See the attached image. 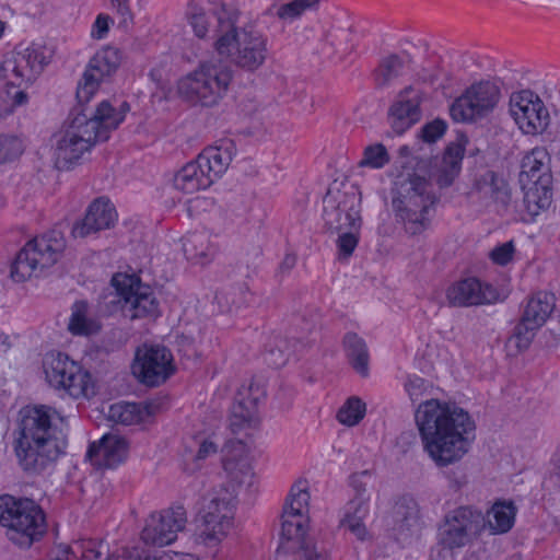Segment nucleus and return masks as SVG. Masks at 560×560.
Wrapping results in <instances>:
<instances>
[{
  "instance_id": "27",
  "label": "nucleus",
  "mask_w": 560,
  "mask_h": 560,
  "mask_svg": "<svg viewBox=\"0 0 560 560\" xmlns=\"http://www.w3.org/2000/svg\"><path fill=\"white\" fill-rule=\"evenodd\" d=\"M116 211L110 201L106 198L94 200L84 219L74 224L72 235L74 237H86L101 230L109 229L116 220Z\"/></svg>"
},
{
  "instance_id": "47",
  "label": "nucleus",
  "mask_w": 560,
  "mask_h": 560,
  "mask_svg": "<svg viewBox=\"0 0 560 560\" xmlns=\"http://www.w3.org/2000/svg\"><path fill=\"white\" fill-rule=\"evenodd\" d=\"M22 153V143L15 137L0 136V163L11 161Z\"/></svg>"
},
{
  "instance_id": "64",
  "label": "nucleus",
  "mask_w": 560,
  "mask_h": 560,
  "mask_svg": "<svg viewBox=\"0 0 560 560\" xmlns=\"http://www.w3.org/2000/svg\"><path fill=\"white\" fill-rule=\"evenodd\" d=\"M7 28V23L0 20V38L3 36Z\"/></svg>"
},
{
  "instance_id": "34",
  "label": "nucleus",
  "mask_w": 560,
  "mask_h": 560,
  "mask_svg": "<svg viewBox=\"0 0 560 560\" xmlns=\"http://www.w3.org/2000/svg\"><path fill=\"white\" fill-rule=\"evenodd\" d=\"M183 247L186 257L197 264L209 262L218 252V246L212 241V236L205 231L187 234Z\"/></svg>"
},
{
  "instance_id": "13",
  "label": "nucleus",
  "mask_w": 560,
  "mask_h": 560,
  "mask_svg": "<svg viewBox=\"0 0 560 560\" xmlns=\"http://www.w3.org/2000/svg\"><path fill=\"white\" fill-rule=\"evenodd\" d=\"M43 369L47 383L72 398L89 397L94 393L90 373L65 353H47Z\"/></svg>"
},
{
  "instance_id": "15",
  "label": "nucleus",
  "mask_w": 560,
  "mask_h": 560,
  "mask_svg": "<svg viewBox=\"0 0 560 560\" xmlns=\"http://www.w3.org/2000/svg\"><path fill=\"white\" fill-rule=\"evenodd\" d=\"M501 98L500 88L491 81L471 84L450 107L451 117L457 122L475 121L486 117Z\"/></svg>"
},
{
  "instance_id": "63",
  "label": "nucleus",
  "mask_w": 560,
  "mask_h": 560,
  "mask_svg": "<svg viewBox=\"0 0 560 560\" xmlns=\"http://www.w3.org/2000/svg\"><path fill=\"white\" fill-rule=\"evenodd\" d=\"M0 340L3 346H5V349L10 347L9 343V337L7 335H0Z\"/></svg>"
},
{
  "instance_id": "46",
  "label": "nucleus",
  "mask_w": 560,
  "mask_h": 560,
  "mask_svg": "<svg viewBox=\"0 0 560 560\" xmlns=\"http://www.w3.org/2000/svg\"><path fill=\"white\" fill-rule=\"evenodd\" d=\"M395 515L407 526L416 522L419 517L417 502L412 498H402L395 505Z\"/></svg>"
},
{
  "instance_id": "2",
  "label": "nucleus",
  "mask_w": 560,
  "mask_h": 560,
  "mask_svg": "<svg viewBox=\"0 0 560 560\" xmlns=\"http://www.w3.org/2000/svg\"><path fill=\"white\" fill-rule=\"evenodd\" d=\"M129 110L127 103L115 108L108 101L98 104L93 115L83 110L72 112L69 124L60 133L54 150L55 163L59 170H69L97 141H106Z\"/></svg>"
},
{
  "instance_id": "16",
  "label": "nucleus",
  "mask_w": 560,
  "mask_h": 560,
  "mask_svg": "<svg viewBox=\"0 0 560 560\" xmlns=\"http://www.w3.org/2000/svg\"><path fill=\"white\" fill-rule=\"evenodd\" d=\"M361 192L350 185L336 191L328 190L324 198V220L329 230L341 232L360 229Z\"/></svg>"
},
{
  "instance_id": "44",
  "label": "nucleus",
  "mask_w": 560,
  "mask_h": 560,
  "mask_svg": "<svg viewBox=\"0 0 560 560\" xmlns=\"http://www.w3.org/2000/svg\"><path fill=\"white\" fill-rule=\"evenodd\" d=\"M104 545L92 539L75 541L73 544L77 560H104Z\"/></svg>"
},
{
  "instance_id": "18",
  "label": "nucleus",
  "mask_w": 560,
  "mask_h": 560,
  "mask_svg": "<svg viewBox=\"0 0 560 560\" xmlns=\"http://www.w3.org/2000/svg\"><path fill=\"white\" fill-rule=\"evenodd\" d=\"M556 306V298L552 293L537 292L526 302L521 319L509 338V346L518 351L527 349L536 331L550 317Z\"/></svg>"
},
{
  "instance_id": "19",
  "label": "nucleus",
  "mask_w": 560,
  "mask_h": 560,
  "mask_svg": "<svg viewBox=\"0 0 560 560\" xmlns=\"http://www.w3.org/2000/svg\"><path fill=\"white\" fill-rule=\"evenodd\" d=\"M120 61V52L115 47L107 46L95 52L77 86V100L80 105L91 101L101 83L117 71Z\"/></svg>"
},
{
  "instance_id": "48",
  "label": "nucleus",
  "mask_w": 560,
  "mask_h": 560,
  "mask_svg": "<svg viewBox=\"0 0 560 560\" xmlns=\"http://www.w3.org/2000/svg\"><path fill=\"white\" fill-rule=\"evenodd\" d=\"M359 229H348L343 230L339 233V237L337 240V246L339 254L343 257L348 258L352 255L355 249L359 238H358Z\"/></svg>"
},
{
  "instance_id": "22",
  "label": "nucleus",
  "mask_w": 560,
  "mask_h": 560,
  "mask_svg": "<svg viewBox=\"0 0 560 560\" xmlns=\"http://www.w3.org/2000/svg\"><path fill=\"white\" fill-rule=\"evenodd\" d=\"M186 514L182 508L152 513L145 521L141 539L147 545L163 547L171 545L184 528Z\"/></svg>"
},
{
  "instance_id": "55",
  "label": "nucleus",
  "mask_w": 560,
  "mask_h": 560,
  "mask_svg": "<svg viewBox=\"0 0 560 560\" xmlns=\"http://www.w3.org/2000/svg\"><path fill=\"white\" fill-rule=\"evenodd\" d=\"M371 474L369 470H363L360 472H355L350 477V483L355 491V495L353 498H370L366 493V482L365 479L370 478Z\"/></svg>"
},
{
  "instance_id": "53",
  "label": "nucleus",
  "mask_w": 560,
  "mask_h": 560,
  "mask_svg": "<svg viewBox=\"0 0 560 560\" xmlns=\"http://www.w3.org/2000/svg\"><path fill=\"white\" fill-rule=\"evenodd\" d=\"M514 254V246L512 242H506L493 248L490 253L491 259L501 266L509 264Z\"/></svg>"
},
{
  "instance_id": "56",
  "label": "nucleus",
  "mask_w": 560,
  "mask_h": 560,
  "mask_svg": "<svg viewBox=\"0 0 560 560\" xmlns=\"http://www.w3.org/2000/svg\"><path fill=\"white\" fill-rule=\"evenodd\" d=\"M112 8L121 16L124 23L132 21V13L128 0H109Z\"/></svg>"
},
{
  "instance_id": "60",
  "label": "nucleus",
  "mask_w": 560,
  "mask_h": 560,
  "mask_svg": "<svg viewBox=\"0 0 560 560\" xmlns=\"http://www.w3.org/2000/svg\"><path fill=\"white\" fill-rule=\"evenodd\" d=\"M27 102V94L24 91H18L13 95V105L14 106H21L24 105Z\"/></svg>"
},
{
  "instance_id": "12",
  "label": "nucleus",
  "mask_w": 560,
  "mask_h": 560,
  "mask_svg": "<svg viewBox=\"0 0 560 560\" xmlns=\"http://www.w3.org/2000/svg\"><path fill=\"white\" fill-rule=\"evenodd\" d=\"M109 304L120 308L126 317L155 318L159 315V302L151 289L143 285L136 275L116 273L112 278Z\"/></svg>"
},
{
  "instance_id": "10",
  "label": "nucleus",
  "mask_w": 560,
  "mask_h": 560,
  "mask_svg": "<svg viewBox=\"0 0 560 560\" xmlns=\"http://www.w3.org/2000/svg\"><path fill=\"white\" fill-rule=\"evenodd\" d=\"M550 162L548 151L536 147L524 155L521 163L520 182L524 186L532 185L525 194L524 201L533 215L547 209L552 200Z\"/></svg>"
},
{
  "instance_id": "41",
  "label": "nucleus",
  "mask_w": 560,
  "mask_h": 560,
  "mask_svg": "<svg viewBox=\"0 0 560 560\" xmlns=\"http://www.w3.org/2000/svg\"><path fill=\"white\" fill-rule=\"evenodd\" d=\"M366 406L359 397H350L340 407L337 412V419L340 423L353 427L357 425L365 416Z\"/></svg>"
},
{
  "instance_id": "32",
  "label": "nucleus",
  "mask_w": 560,
  "mask_h": 560,
  "mask_svg": "<svg viewBox=\"0 0 560 560\" xmlns=\"http://www.w3.org/2000/svg\"><path fill=\"white\" fill-rule=\"evenodd\" d=\"M174 187L185 194H194L210 187L213 183L196 159L184 165L174 176Z\"/></svg>"
},
{
  "instance_id": "17",
  "label": "nucleus",
  "mask_w": 560,
  "mask_h": 560,
  "mask_svg": "<svg viewBox=\"0 0 560 560\" xmlns=\"http://www.w3.org/2000/svg\"><path fill=\"white\" fill-rule=\"evenodd\" d=\"M234 497L226 490L215 493L203 509L198 537L207 546L221 542L233 526Z\"/></svg>"
},
{
  "instance_id": "1",
  "label": "nucleus",
  "mask_w": 560,
  "mask_h": 560,
  "mask_svg": "<svg viewBox=\"0 0 560 560\" xmlns=\"http://www.w3.org/2000/svg\"><path fill=\"white\" fill-rule=\"evenodd\" d=\"M415 422L424 453L440 468L458 463L475 440L474 420L455 404L428 399L416 409Z\"/></svg>"
},
{
  "instance_id": "8",
  "label": "nucleus",
  "mask_w": 560,
  "mask_h": 560,
  "mask_svg": "<svg viewBox=\"0 0 560 560\" xmlns=\"http://www.w3.org/2000/svg\"><path fill=\"white\" fill-rule=\"evenodd\" d=\"M436 201L430 183L421 176L412 175L399 183L392 205L396 215L404 222L406 232L417 235L429 226Z\"/></svg>"
},
{
  "instance_id": "7",
  "label": "nucleus",
  "mask_w": 560,
  "mask_h": 560,
  "mask_svg": "<svg viewBox=\"0 0 560 560\" xmlns=\"http://www.w3.org/2000/svg\"><path fill=\"white\" fill-rule=\"evenodd\" d=\"M0 525L7 538L20 548H30L46 533V517L42 508L30 499L0 497Z\"/></svg>"
},
{
  "instance_id": "58",
  "label": "nucleus",
  "mask_w": 560,
  "mask_h": 560,
  "mask_svg": "<svg viewBox=\"0 0 560 560\" xmlns=\"http://www.w3.org/2000/svg\"><path fill=\"white\" fill-rule=\"evenodd\" d=\"M547 481L560 490V450L556 454L555 469L548 477Z\"/></svg>"
},
{
  "instance_id": "29",
  "label": "nucleus",
  "mask_w": 560,
  "mask_h": 560,
  "mask_svg": "<svg viewBox=\"0 0 560 560\" xmlns=\"http://www.w3.org/2000/svg\"><path fill=\"white\" fill-rule=\"evenodd\" d=\"M234 154V143L231 140H223L218 145L203 149L196 159L213 183L226 172Z\"/></svg>"
},
{
  "instance_id": "50",
  "label": "nucleus",
  "mask_w": 560,
  "mask_h": 560,
  "mask_svg": "<svg viewBox=\"0 0 560 560\" xmlns=\"http://www.w3.org/2000/svg\"><path fill=\"white\" fill-rule=\"evenodd\" d=\"M427 382L419 376H409L405 383V389L409 398L415 402L419 400L427 392Z\"/></svg>"
},
{
  "instance_id": "21",
  "label": "nucleus",
  "mask_w": 560,
  "mask_h": 560,
  "mask_svg": "<svg viewBox=\"0 0 560 560\" xmlns=\"http://www.w3.org/2000/svg\"><path fill=\"white\" fill-rule=\"evenodd\" d=\"M510 110L525 133L541 132L549 124L548 109L540 97L530 90L513 93L510 98Z\"/></svg>"
},
{
  "instance_id": "57",
  "label": "nucleus",
  "mask_w": 560,
  "mask_h": 560,
  "mask_svg": "<svg viewBox=\"0 0 560 560\" xmlns=\"http://www.w3.org/2000/svg\"><path fill=\"white\" fill-rule=\"evenodd\" d=\"M50 560H75L73 545L59 544L55 547Z\"/></svg>"
},
{
  "instance_id": "24",
  "label": "nucleus",
  "mask_w": 560,
  "mask_h": 560,
  "mask_svg": "<svg viewBox=\"0 0 560 560\" xmlns=\"http://www.w3.org/2000/svg\"><path fill=\"white\" fill-rule=\"evenodd\" d=\"M499 298L497 290L470 277L453 283L446 291V299L452 306L468 307L494 303Z\"/></svg>"
},
{
  "instance_id": "23",
  "label": "nucleus",
  "mask_w": 560,
  "mask_h": 560,
  "mask_svg": "<svg viewBox=\"0 0 560 560\" xmlns=\"http://www.w3.org/2000/svg\"><path fill=\"white\" fill-rule=\"evenodd\" d=\"M241 11L240 9L220 2H209L208 4H200L190 2L186 9V20L194 34L198 38H206L210 33L217 38L221 35L222 23L225 20L223 12Z\"/></svg>"
},
{
  "instance_id": "38",
  "label": "nucleus",
  "mask_w": 560,
  "mask_h": 560,
  "mask_svg": "<svg viewBox=\"0 0 560 560\" xmlns=\"http://www.w3.org/2000/svg\"><path fill=\"white\" fill-rule=\"evenodd\" d=\"M223 468L228 474L231 481L238 486H253L254 471L253 467L246 456L243 455H226L223 460Z\"/></svg>"
},
{
  "instance_id": "4",
  "label": "nucleus",
  "mask_w": 560,
  "mask_h": 560,
  "mask_svg": "<svg viewBox=\"0 0 560 560\" xmlns=\"http://www.w3.org/2000/svg\"><path fill=\"white\" fill-rule=\"evenodd\" d=\"M223 16L221 35L213 43L218 56L245 71L259 69L268 57V37L257 28L258 18L242 11Z\"/></svg>"
},
{
  "instance_id": "5",
  "label": "nucleus",
  "mask_w": 560,
  "mask_h": 560,
  "mask_svg": "<svg viewBox=\"0 0 560 560\" xmlns=\"http://www.w3.org/2000/svg\"><path fill=\"white\" fill-rule=\"evenodd\" d=\"M308 483L300 479L293 483L281 514L279 555H292L295 560H329L325 550H317L308 537Z\"/></svg>"
},
{
  "instance_id": "36",
  "label": "nucleus",
  "mask_w": 560,
  "mask_h": 560,
  "mask_svg": "<svg viewBox=\"0 0 560 560\" xmlns=\"http://www.w3.org/2000/svg\"><path fill=\"white\" fill-rule=\"evenodd\" d=\"M343 348L353 370L363 377L368 376L370 354L365 341L357 334L348 332L343 338Z\"/></svg>"
},
{
  "instance_id": "26",
  "label": "nucleus",
  "mask_w": 560,
  "mask_h": 560,
  "mask_svg": "<svg viewBox=\"0 0 560 560\" xmlns=\"http://www.w3.org/2000/svg\"><path fill=\"white\" fill-rule=\"evenodd\" d=\"M128 455V442L117 434H105L98 444H91L86 456L91 463L100 468H115Z\"/></svg>"
},
{
  "instance_id": "3",
  "label": "nucleus",
  "mask_w": 560,
  "mask_h": 560,
  "mask_svg": "<svg viewBox=\"0 0 560 560\" xmlns=\"http://www.w3.org/2000/svg\"><path fill=\"white\" fill-rule=\"evenodd\" d=\"M55 411L46 406L27 408L22 412L14 453L20 467L28 474H40L51 467L66 447L52 423Z\"/></svg>"
},
{
  "instance_id": "14",
  "label": "nucleus",
  "mask_w": 560,
  "mask_h": 560,
  "mask_svg": "<svg viewBox=\"0 0 560 560\" xmlns=\"http://www.w3.org/2000/svg\"><path fill=\"white\" fill-rule=\"evenodd\" d=\"M50 61L45 46L31 44L27 47L16 46L0 63V79L9 85L22 88L33 84Z\"/></svg>"
},
{
  "instance_id": "35",
  "label": "nucleus",
  "mask_w": 560,
  "mask_h": 560,
  "mask_svg": "<svg viewBox=\"0 0 560 560\" xmlns=\"http://www.w3.org/2000/svg\"><path fill=\"white\" fill-rule=\"evenodd\" d=\"M68 330L74 336H92L101 330V323L86 301L72 305Z\"/></svg>"
},
{
  "instance_id": "25",
  "label": "nucleus",
  "mask_w": 560,
  "mask_h": 560,
  "mask_svg": "<svg viewBox=\"0 0 560 560\" xmlns=\"http://www.w3.org/2000/svg\"><path fill=\"white\" fill-rule=\"evenodd\" d=\"M420 92L413 86H408L398 94L389 109L390 125L397 135L404 133L420 120Z\"/></svg>"
},
{
  "instance_id": "6",
  "label": "nucleus",
  "mask_w": 560,
  "mask_h": 560,
  "mask_svg": "<svg viewBox=\"0 0 560 560\" xmlns=\"http://www.w3.org/2000/svg\"><path fill=\"white\" fill-rule=\"evenodd\" d=\"M234 71L219 57L202 60L177 81V93L195 106L214 107L226 96Z\"/></svg>"
},
{
  "instance_id": "40",
  "label": "nucleus",
  "mask_w": 560,
  "mask_h": 560,
  "mask_svg": "<svg viewBox=\"0 0 560 560\" xmlns=\"http://www.w3.org/2000/svg\"><path fill=\"white\" fill-rule=\"evenodd\" d=\"M408 63V58L399 55H389L382 59L380 66L375 70V81L378 86H387L395 79L400 77L405 67Z\"/></svg>"
},
{
  "instance_id": "20",
  "label": "nucleus",
  "mask_w": 560,
  "mask_h": 560,
  "mask_svg": "<svg viewBox=\"0 0 560 560\" xmlns=\"http://www.w3.org/2000/svg\"><path fill=\"white\" fill-rule=\"evenodd\" d=\"M131 369L141 383L158 386L174 373L173 355L163 346H143L137 350Z\"/></svg>"
},
{
  "instance_id": "49",
  "label": "nucleus",
  "mask_w": 560,
  "mask_h": 560,
  "mask_svg": "<svg viewBox=\"0 0 560 560\" xmlns=\"http://www.w3.org/2000/svg\"><path fill=\"white\" fill-rule=\"evenodd\" d=\"M250 296V293L248 292L247 288H238L237 290L231 291L226 294H221L218 296L219 301L225 300L226 303H229L230 298L232 301V304L228 307V311H232V308H240L245 304H248L250 300L248 299Z\"/></svg>"
},
{
  "instance_id": "9",
  "label": "nucleus",
  "mask_w": 560,
  "mask_h": 560,
  "mask_svg": "<svg viewBox=\"0 0 560 560\" xmlns=\"http://www.w3.org/2000/svg\"><path fill=\"white\" fill-rule=\"evenodd\" d=\"M482 513L471 506H459L445 514L439 526L438 556L453 560L454 551L470 544L483 528Z\"/></svg>"
},
{
  "instance_id": "42",
  "label": "nucleus",
  "mask_w": 560,
  "mask_h": 560,
  "mask_svg": "<svg viewBox=\"0 0 560 560\" xmlns=\"http://www.w3.org/2000/svg\"><path fill=\"white\" fill-rule=\"evenodd\" d=\"M390 161L387 149L382 143L370 144L364 148L363 156L359 162V166L373 170L383 168Z\"/></svg>"
},
{
  "instance_id": "51",
  "label": "nucleus",
  "mask_w": 560,
  "mask_h": 560,
  "mask_svg": "<svg viewBox=\"0 0 560 560\" xmlns=\"http://www.w3.org/2000/svg\"><path fill=\"white\" fill-rule=\"evenodd\" d=\"M219 446L213 441L206 439L203 440L194 457V469H199L202 466V462L207 458L214 456L218 453Z\"/></svg>"
},
{
  "instance_id": "61",
  "label": "nucleus",
  "mask_w": 560,
  "mask_h": 560,
  "mask_svg": "<svg viewBox=\"0 0 560 560\" xmlns=\"http://www.w3.org/2000/svg\"><path fill=\"white\" fill-rule=\"evenodd\" d=\"M419 80H421L424 83L433 84L438 80L436 73H427L423 71V73H419Z\"/></svg>"
},
{
  "instance_id": "43",
  "label": "nucleus",
  "mask_w": 560,
  "mask_h": 560,
  "mask_svg": "<svg viewBox=\"0 0 560 560\" xmlns=\"http://www.w3.org/2000/svg\"><path fill=\"white\" fill-rule=\"evenodd\" d=\"M289 354L288 340L276 337L268 345L265 361L268 365L278 369L287 363Z\"/></svg>"
},
{
  "instance_id": "30",
  "label": "nucleus",
  "mask_w": 560,
  "mask_h": 560,
  "mask_svg": "<svg viewBox=\"0 0 560 560\" xmlns=\"http://www.w3.org/2000/svg\"><path fill=\"white\" fill-rule=\"evenodd\" d=\"M370 514V498H353L340 510L339 527L349 530L359 540H365L369 532L365 520Z\"/></svg>"
},
{
  "instance_id": "59",
  "label": "nucleus",
  "mask_w": 560,
  "mask_h": 560,
  "mask_svg": "<svg viewBox=\"0 0 560 560\" xmlns=\"http://www.w3.org/2000/svg\"><path fill=\"white\" fill-rule=\"evenodd\" d=\"M296 264V257L294 255H285L283 258L280 268L281 270H291Z\"/></svg>"
},
{
  "instance_id": "45",
  "label": "nucleus",
  "mask_w": 560,
  "mask_h": 560,
  "mask_svg": "<svg viewBox=\"0 0 560 560\" xmlns=\"http://www.w3.org/2000/svg\"><path fill=\"white\" fill-rule=\"evenodd\" d=\"M256 407L253 401H237L232 407L231 425L242 427L255 419Z\"/></svg>"
},
{
  "instance_id": "37",
  "label": "nucleus",
  "mask_w": 560,
  "mask_h": 560,
  "mask_svg": "<svg viewBox=\"0 0 560 560\" xmlns=\"http://www.w3.org/2000/svg\"><path fill=\"white\" fill-rule=\"evenodd\" d=\"M150 416L147 406L136 402H117L109 407L108 418L124 425L143 422Z\"/></svg>"
},
{
  "instance_id": "11",
  "label": "nucleus",
  "mask_w": 560,
  "mask_h": 560,
  "mask_svg": "<svg viewBox=\"0 0 560 560\" xmlns=\"http://www.w3.org/2000/svg\"><path fill=\"white\" fill-rule=\"evenodd\" d=\"M66 248L60 231H49L27 242L12 264L11 276L15 281H24L55 265Z\"/></svg>"
},
{
  "instance_id": "31",
  "label": "nucleus",
  "mask_w": 560,
  "mask_h": 560,
  "mask_svg": "<svg viewBox=\"0 0 560 560\" xmlns=\"http://www.w3.org/2000/svg\"><path fill=\"white\" fill-rule=\"evenodd\" d=\"M475 187L482 198L491 199L499 211L506 210L512 201L508 182L493 171H487L480 175Z\"/></svg>"
},
{
  "instance_id": "39",
  "label": "nucleus",
  "mask_w": 560,
  "mask_h": 560,
  "mask_svg": "<svg viewBox=\"0 0 560 560\" xmlns=\"http://www.w3.org/2000/svg\"><path fill=\"white\" fill-rule=\"evenodd\" d=\"M319 0H292L280 5L272 4L266 14L276 15L283 23H292L300 19L305 11L317 8Z\"/></svg>"
},
{
  "instance_id": "28",
  "label": "nucleus",
  "mask_w": 560,
  "mask_h": 560,
  "mask_svg": "<svg viewBox=\"0 0 560 560\" xmlns=\"http://www.w3.org/2000/svg\"><path fill=\"white\" fill-rule=\"evenodd\" d=\"M464 154L465 148L460 142L450 143L442 158L432 165L431 179L441 188L451 186L462 170Z\"/></svg>"
},
{
  "instance_id": "62",
  "label": "nucleus",
  "mask_w": 560,
  "mask_h": 560,
  "mask_svg": "<svg viewBox=\"0 0 560 560\" xmlns=\"http://www.w3.org/2000/svg\"><path fill=\"white\" fill-rule=\"evenodd\" d=\"M258 109V105L257 104H253L250 106H247V105H243V110L246 112L247 114H252L254 112H256Z\"/></svg>"
},
{
  "instance_id": "33",
  "label": "nucleus",
  "mask_w": 560,
  "mask_h": 560,
  "mask_svg": "<svg viewBox=\"0 0 560 560\" xmlns=\"http://www.w3.org/2000/svg\"><path fill=\"white\" fill-rule=\"evenodd\" d=\"M516 513L513 501L498 500L483 516V527L487 526L493 535L505 534L513 527Z\"/></svg>"
},
{
  "instance_id": "54",
  "label": "nucleus",
  "mask_w": 560,
  "mask_h": 560,
  "mask_svg": "<svg viewBox=\"0 0 560 560\" xmlns=\"http://www.w3.org/2000/svg\"><path fill=\"white\" fill-rule=\"evenodd\" d=\"M113 23V20L107 14H98L96 16L95 22L92 25L91 36L94 39H103L106 37L109 26Z\"/></svg>"
},
{
  "instance_id": "52",
  "label": "nucleus",
  "mask_w": 560,
  "mask_h": 560,
  "mask_svg": "<svg viewBox=\"0 0 560 560\" xmlns=\"http://www.w3.org/2000/svg\"><path fill=\"white\" fill-rule=\"evenodd\" d=\"M446 130V124L441 119H435L422 128V139L425 142H434L441 138Z\"/></svg>"
}]
</instances>
